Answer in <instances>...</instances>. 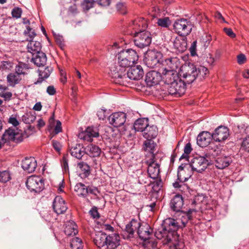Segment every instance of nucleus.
Returning a JSON list of instances; mask_svg holds the SVG:
<instances>
[{"instance_id":"nucleus-34","label":"nucleus","mask_w":249,"mask_h":249,"mask_svg":"<svg viewBox=\"0 0 249 249\" xmlns=\"http://www.w3.org/2000/svg\"><path fill=\"white\" fill-rule=\"evenodd\" d=\"M53 71V69L50 67H47L43 70L39 69V78L38 80L35 82V84H37L41 83L45 79L47 78Z\"/></svg>"},{"instance_id":"nucleus-62","label":"nucleus","mask_w":249,"mask_h":249,"mask_svg":"<svg viewBox=\"0 0 249 249\" xmlns=\"http://www.w3.org/2000/svg\"><path fill=\"white\" fill-rule=\"evenodd\" d=\"M204 199V197L202 196H198L195 197L194 200V203L197 205L198 208H200L201 207L199 205L200 202H202Z\"/></svg>"},{"instance_id":"nucleus-11","label":"nucleus","mask_w":249,"mask_h":249,"mask_svg":"<svg viewBox=\"0 0 249 249\" xmlns=\"http://www.w3.org/2000/svg\"><path fill=\"white\" fill-rule=\"evenodd\" d=\"M161 53L155 50H149L144 55V61L150 68H154L159 62Z\"/></svg>"},{"instance_id":"nucleus-38","label":"nucleus","mask_w":249,"mask_h":249,"mask_svg":"<svg viewBox=\"0 0 249 249\" xmlns=\"http://www.w3.org/2000/svg\"><path fill=\"white\" fill-rule=\"evenodd\" d=\"M74 191L79 196L86 197L88 194L87 187L82 183L76 184L74 187Z\"/></svg>"},{"instance_id":"nucleus-56","label":"nucleus","mask_w":249,"mask_h":249,"mask_svg":"<svg viewBox=\"0 0 249 249\" xmlns=\"http://www.w3.org/2000/svg\"><path fill=\"white\" fill-rule=\"evenodd\" d=\"M93 0H84L83 2L84 8L87 10L92 7Z\"/></svg>"},{"instance_id":"nucleus-29","label":"nucleus","mask_w":249,"mask_h":249,"mask_svg":"<svg viewBox=\"0 0 249 249\" xmlns=\"http://www.w3.org/2000/svg\"><path fill=\"white\" fill-rule=\"evenodd\" d=\"M189 171V169L186 166H179L178 173V179L180 182H184L187 181L192 176L190 173L186 174Z\"/></svg>"},{"instance_id":"nucleus-47","label":"nucleus","mask_w":249,"mask_h":249,"mask_svg":"<svg viewBox=\"0 0 249 249\" xmlns=\"http://www.w3.org/2000/svg\"><path fill=\"white\" fill-rule=\"evenodd\" d=\"M11 179V175L8 170L0 171V182H6Z\"/></svg>"},{"instance_id":"nucleus-51","label":"nucleus","mask_w":249,"mask_h":249,"mask_svg":"<svg viewBox=\"0 0 249 249\" xmlns=\"http://www.w3.org/2000/svg\"><path fill=\"white\" fill-rule=\"evenodd\" d=\"M143 244L147 248L154 249L157 247V242L155 239L149 237V239L143 242Z\"/></svg>"},{"instance_id":"nucleus-57","label":"nucleus","mask_w":249,"mask_h":249,"mask_svg":"<svg viewBox=\"0 0 249 249\" xmlns=\"http://www.w3.org/2000/svg\"><path fill=\"white\" fill-rule=\"evenodd\" d=\"M106 110L104 108H100L97 112V116L100 120H104L106 117Z\"/></svg>"},{"instance_id":"nucleus-18","label":"nucleus","mask_w":249,"mask_h":249,"mask_svg":"<svg viewBox=\"0 0 249 249\" xmlns=\"http://www.w3.org/2000/svg\"><path fill=\"white\" fill-rule=\"evenodd\" d=\"M20 136V134L18 132L17 129L10 127L2 135V139L6 142L10 141L18 142L22 140V138L19 139Z\"/></svg>"},{"instance_id":"nucleus-63","label":"nucleus","mask_w":249,"mask_h":249,"mask_svg":"<svg viewBox=\"0 0 249 249\" xmlns=\"http://www.w3.org/2000/svg\"><path fill=\"white\" fill-rule=\"evenodd\" d=\"M111 0H97L98 4L103 7L109 6L111 3Z\"/></svg>"},{"instance_id":"nucleus-45","label":"nucleus","mask_w":249,"mask_h":249,"mask_svg":"<svg viewBox=\"0 0 249 249\" xmlns=\"http://www.w3.org/2000/svg\"><path fill=\"white\" fill-rule=\"evenodd\" d=\"M77 167L83 173L85 177L89 174L90 167L86 163L84 162H79L77 164Z\"/></svg>"},{"instance_id":"nucleus-43","label":"nucleus","mask_w":249,"mask_h":249,"mask_svg":"<svg viewBox=\"0 0 249 249\" xmlns=\"http://www.w3.org/2000/svg\"><path fill=\"white\" fill-rule=\"evenodd\" d=\"M8 89V87L6 86H0V90H1L0 92V97L4 99L5 100H9L11 99L12 93L8 91L7 90Z\"/></svg>"},{"instance_id":"nucleus-44","label":"nucleus","mask_w":249,"mask_h":249,"mask_svg":"<svg viewBox=\"0 0 249 249\" xmlns=\"http://www.w3.org/2000/svg\"><path fill=\"white\" fill-rule=\"evenodd\" d=\"M15 71L19 75H24L27 73L28 67L27 65L24 63H19L18 66L16 67Z\"/></svg>"},{"instance_id":"nucleus-32","label":"nucleus","mask_w":249,"mask_h":249,"mask_svg":"<svg viewBox=\"0 0 249 249\" xmlns=\"http://www.w3.org/2000/svg\"><path fill=\"white\" fill-rule=\"evenodd\" d=\"M101 149L95 145L90 144L85 148V154L91 157H96L100 156Z\"/></svg>"},{"instance_id":"nucleus-4","label":"nucleus","mask_w":249,"mask_h":249,"mask_svg":"<svg viewBox=\"0 0 249 249\" xmlns=\"http://www.w3.org/2000/svg\"><path fill=\"white\" fill-rule=\"evenodd\" d=\"M169 94L181 96L185 91V84L177 75V77L168 76L163 77Z\"/></svg>"},{"instance_id":"nucleus-59","label":"nucleus","mask_w":249,"mask_h":249,"mask_svg":"<svg viewBox=\"0 0 249 249\" xmlns=\"http://www.w3.org/2000/svg\"><path fill=\"white\" fill-rule=\"evenodd\" d=\"M89 213L91 217L93 218H98L99 217V214L97 211V209L95 207L92 208L89 211Z\"/></svg>"},{"instance_id":"nucleus-55","label":"nucleus","mask_w":249,"mask_h":249,"mask_svg":"<svg viewBox=\"0 0 249 249\" xmlns=\"http://www.w3.org/2000/svg\"><path fill=\"white\" fill-rule=\"evenodd\" d=\"M242 147L245 150L249 152V136L244 139L242 142Z\"/></svg>"},{"instance_id":"nucleus-49","label":"nucleus","mask_w":249,"mask_h":249,"mask_svg":"<svg viewBox=\"0 0 249 249\" xmlns=\"http://www.w3.org/2000/svg\"><path fill=\"white\" fill-rule=\"evenodd\" d=\"M157 23L159 26L164 28L168 27L170 24V20L168 18H159Z\"/></svg>"},{"instance_id":"nucleus-41","label":"nucleus","mask_w":249,"mask_h":249,"mask_svg":"<svg viewBox=\"0 0 249 249\" xmlns=\"http://www.w3.org/2000/svg\"><path fill=\"white\" fill-rule=\"evenodd\" d=\"M155 147V143L152 140H147L143 143L144 150L149 152L152 154L151 158H152L153 155L155 157V155L153 154Z\"/></svg>"},{"instance_id":"nucleus-6","label":"nucleus","mask_w":249,"mask_h":249,"mask_svg":"<svg viewBox=\"0 0 249 249\" xmlns=\"http://www.w3.org/2000/svg\"><path fill=\"white\" fill-rule=\"evenodd\" d=\"M165 67L163 69L162 74L163 77L174 76L177 77L178 72L176 70L180 66V61L177 57L167 58L165 61Z\"/></svg>"},{"instance_id":"nucleus-53","label":"nucleus","mask_w":249,"mask_h":249,"mask_svg":"<svg viewBox=\"0 0 249 249\" xmlns=\"http://www.w3.org/2000/svg\"><path fill=\"white\" fill-rule=\"evenodd\" d=\"M22 10L18 7H15L12 11V16L16 18H20Z\"/></svg>"},{"instance_id":"nucleus-8","label":"nucleus","mask_w":249,"mask_h":249,"mask_svg":"<svg viewBox=\"0 0 249 249\" xmlns=\"http://www.w3.org/2000/svg\"><path fill=\"white\" fill-rule=\"evenodd\" d=\"M173 27L176 33L180 36H187L192 30L190 22L184 18L177 20L174 22Z\"/></svg>"},{"instance_id":"nucleus-14","label":"nucleus","mask_w":249,"mask_h":249,"mask_svg":"<svg viewBox=\"0 0 249 249\" xmlns=\"http://www.w3.org/2000/svg\"><path fill=\"white\" fill-rule=\"evenodd\" d=\"M126 118V114L123 112H117L110 115L108 117V121L110 124L117 127L124 124Z\"/></svg>"},{"instance_id":"nucleus-16","label":"nucleus","mask_w":249,"mask_h":249,"mask_svg":"<svg viewBox=\"0 0 249 249\" xmlns=\"http://www.w3.org/2000/svg\"><path fill=\"white\" fill-rule=\"evenodd\" d=\"M147 26V21L144 18H140L135 19L129 26L130 30H132L131 34L135 36L138 33L144 31Z\"/></svg>"},{"instance_id":"nucleus-9","label":"nucleus","mask_w":249,"mask_h":249,"mask_svg":"<svg viewBox=\"0 0 249 249\" xmlns=\"http://www.w3.org/2000/svg\"><path fill=\"white\" fill-rule=\"evenodd\" d=\"M134 42L138 48L142 49L148 47L151 42V34L147 31L140 32L135 36Z\"/></svg>"},{"instance_id":"nucleus-42","label":"nucleus","mask_w":249,"mask_h":249,"mask_svg":"<svg viewBox=\"0 0 249 249\" xmlns=\"http://www.w3.org/2000/svg\"><path fill=\"white\" fill-rule=\"evenodd\" d=\"M71 247L72 249H82L83 244L82 240L77 237L73 238L71 242Z\"/></svg>"},{"instance_id":"nucleus-39","label":"nucleus","mask_w":249,"mask_h":249,"mask_svg":"<svg viewBox=\"0 0 249 249\" xmlns=\"http://www.w3.org/2000/svg\"><path fill=\"white\" fill-rule=\"evenodd\" d=\"M7 79L10 86H14L18 83L21 80L19 75L16 73H11L7 75Z\"/></svg>"},{"instance_id":"nucleus-40","label":"nucleus","mask_w":249,"mask_h":249,"mask_svg":"<svg viewBox=\"0 0 249 249\" xmlns=\"http://www.w3.org/2000/svg\"><path fill=\"white\" fill-rule=\"evenodd\" d=\"M196 71L197 72V77L200 80L204 79L209 74L208 69L203 66H199L196 67Z\"/></svg>"},{"instance_id":"nucleus-24","label":"nucleus","mask_w":249,"mask_h":249,"mask_svg":"<svg viewBox=\"0 0 249 249\" xmlns=\"http://www.w3.org/2000/svg\"><path fill=\"white\" fill-rule=\"evenodd\" d=\"M170 207L174 211L180 212L183 206V200L181 195H176L170 202Z\"/></svg>"},{"instance_id":"nucleus-19","label":"nucleus","mask_w":249,"mask_h":249,"mask_svg":"<svg viewBox=\"0 0 249 249\" xmlns=\"http://www.w3.org/2000/svg\"><path fill=\"white\" fill-rule=\"evenodd\" d=\"M213 134V139L218 142L224 141L229 136V130L227 127L219 126L217 128Z\"/></svg>"},{"instance_id":"nucleus-3","label":"nucleus","mask_w":249,"mask_h":249,"mask_svg":"<svg viewBox=\"0 0 249 249\" xmlns=\"http://www.w3.org/2000/svg\"><path fill=\"white\" fill-rule=\"evenodd\" d=\"M119 236L117 234H112L107 236L102 232H98L94 238L95 244L98 248L106 247L107 249H114L119 245Z\"/></svg>"},{"instance_id":"nucleus-20","label":"nucleus","mask_w":249,"mask_h":249,"mask_svg":"<svg viewBox=\"0 0 249 249\" xmlns=\"http://www.w3.org/2000/svg\"><path fill=\"white\" fill-rule=\"evenodd\" d=\"M53 207L54 211L58 214L64 213L68 209L65 201L60 196L55 197Z\"/></svg>"},{"instance_id":"nucleus-28","label":"nucleus","mask_w":249,"mask_h":249,"mask_svg":"<svg viewBox=\"0 0 249 249\" xmlns=\"http://www.w3.org/2000/svg\"><path fill=\"white\" fill-rule=\"evenodd\" d=\"M231 160L230 157L221 156L216 158L215 165L217 168L223 169L228 167L231 163Z\"/></svg>"},{"instance_id":"nucleus-30","label":"nucleus","mask_w":249,"mask_h":249,"mask_svg":"<svg viewBox=\"0 0 249 249\" xmlns=\"http://www.w3.org/2000/svg\"><path fill=\"white\" fill-rule=\"evenodd\" d=\"M142 132L143 136L145 139L147 140H152L157 136L158 130L156 126H149L148 124L147 126H146Z\"/></svg>"},{"instance_id":"nucleus-7","label":"nucleus","mask_w":249,"mask_h":249,"mask_svg":"<svg viewBox=\"0 0 249 249\" xmlns=\"http://www.w3.org/2000/svg\"><path fill=\"white\" fill-rule=\"evenodd\" d=\"M208 156L205 157L196 156L193 158L190 163V166L192 170L198 173L204 171L209 165V160L207 159Z\"/></svg>"},{"instance_id":"nucleus-12","label":"nucleus","mask_w":249,"mask_h":249,"mask_svg":"<svg viewBox=\"0 0 249 249\" xmlns=\"http://www.w3.org/2000/svg\"><path fill=\"white\" fill-rule=\"evenodd\" d=\"M148 165L147 173L149 177L153 179L157 178L160 175V164L155 160V157L153 155L152 158H150L147 161Z\"/></svg>"},{"instance_id":"nucleus-50","label":"nucleus","mask_w":249,"mask_h":249,"mask_svg":"<svg viewBox=\"0 0 249 249\" xmlns=\"http://www.w3.org/2000/svg\"><path fill=\"white\" fill-rule=\"evenodd\" d=\"M24 34L29 36L28 39L32 40L33 38L36 36V34L34 30L29 26L26 27V29L24 31Z\"/></svg>"},{"instance_id":"nucleus-10","label":"nucleus","mask_w":249,"mask_h":249,"mask_svg":"<svg viewBox=\"0 0 249 249\" xmlns=\"http://www.w3.org/2000/svg\"><path fill=\"white\" fill-rule=\"evenodd\" d=\"M26 186L31 192L39 193L44 187L42 179L38 176H32L29 177L26 182Z\"/></svg>"},{"instance_id":"nucleus-54","label":"nucleus","mask_w":249,"mask_h":249,"mask_svg":"<svg viewBox=\"0 0 249 249\" xmlns=\"http://www.w3.org/2000/svg\"><path fill=\"white\" fill-rule=\"evenodd\" d=\"M87 192L88 194H92L95 196H97L98 194L99 193V192L97 189V188L95 187L90 186L87 188Z\"/></svg>"},{"instance_id":"nucleus-52","label":"nucleus","mask_w":249,"mask_h":249,"mask_svg":"<svg viewBox=\"0 0 249 249\" xmlns=\"http://www.w3.org/2000/svg\"><path fill=\"white\" fill-rule=\"evenodd\" d=\"M192 150L191 147V144L190 143H187L184 148V153L181 156L180 160L181 159L185 158L187 157L188 155L189 154Z\"/></svg>"},{"instance_id":"nucleus-22","label":"nucleus","mask_w":249,"mask_h":249,"mask_svg":"<svg viewBox=\"0 0 249 249\" xmlns=\"http://www.w3.org/2000/svg\"><path fill=\"white\" fill-rule=\"evenodd\" d=\"M36 165V160L32 157L26 158L22 161V168L24 171L29 173H32L35 171Z\"/></svg>"},{"instance_id":"nucleus-36","label":"nucleus","mask_w":249,"mask_h":249,"mask_svg":"<svg viewBox=\"0 0 249 249\" xmlns=\"http://www.w3.org/2000/svg\"><path fill=\"white\" fill-rule=\"evenodd\" d=\"M148 124L147 119H139L134 123L133 127L135 131L142 132L146 126H147Z\"/></svg>"},{"instance_id":"nucleus-27","label":"nucleus","mask_w":249,"mask_h":249,"mask_svg":"<svg viewBox=\"0 0 249 249\" xmlns=\"http://www.w3.org/2000/svg\"><path fill=\"white\" fill-rule=\"evenodd\" d=\"M141 226L140 223L135 220L132 219L131 221L128 223L125 227V231L128 233V237H132L135 231L139 229Z\"/></svg>"},{"instance_id":"nucleus-26","label":"nucleus","mask_w":249,"mask_h":249,"mask_svg":"<svg viewBox=\"0 0 249 249\" xmlns=\"http://www.w3.org/2000/svg\"><path fill=\"white\" fill-rule=\"evenodd\" d=\"M54 127V134H57L61 132L62 130L61 126V123L59 120L55 121L54 119V114L53 113L52 116L49 120V130H50Z\"/></svg>"},{"instance_id":"nucleus-13","label":"nucleus","mask_w":249,"mask_h":249,"mask_svg":"<svg viewBox=\"0 0 249 249\" xmlns=\"http://www.w3.org/2000/svg\"><path fill=\"white\" fill-rule=\"evenodd\" d=\"M143 74V71L141 66L131 67L128 71L127 75H125L126 78L123 79L124 82V85L126 84L127 78L133 80H138L142 77Z\"/></svg>"},{"instance_id":"nucleus-64","label":"nucleus","mask_w":249,"mask_h":249,"mask_svg":"<svg viewBox=\"0 0 249 249\" xmlns=\"http://www.w3.org/2000/svg\"><path fill=\"white\" fill-rule=\"evenodd\" d=\"M1 67L3 69H10L12 67V63L8 61H3L2 62Z\"/></svg>"},{"instance_id":"nucleus-5","label":"nucleus","mask_w":249,"mask_h":249,"mask_svg":"<svg viewBox=\"0 0 249 249\" xmlns=\"http://www.w3.org/2000/svg\"><path fill=\"white\" fill-rule=\"evenodd\" d=\"M178 74L185 84H191L197 78L196 66L192 63L185 64L181 66Z\"/></svg>"},{"instance_id":"nucleus-21","label":"nucleus","mask_w":249,"mask_h":249,"mask_svg":"<svg viewBox=\"0 0 249 249\" xmlns=\"http://www.w3.org/2000/svg\"><path fill=\"white\" fill-rule=\"evenodd\" d=\"M212 139V134L208 131H203L197 137V144L200 147H206L209 145Z\"/></svg>"},{"instance_id":"nucleus-17","label":"nucleus","mask_w":249,"mask_h":249,"mask_svg":"<svg viewBox=\"0 0 249 249\" xmlns=\"http://www.w3.org/2000/svg\"><path fill=\"white\" fill-rule=\"evenodd\" d=\"M99 133L97 128L88 127L86 129L79 134V138L84 141L91 142L93 138L98 137Z\"/></svg>"},{"instance_id":"nucleus-58","label":"nucleus","mask_w":249,"mask_h":249,"mask_svg":"<svg viewBox=\"0 0 249 249\" xmlns=\"http://www.w3.org/2000/svg\"><path fill=\"white\" fill-rule=\"evenodd\" d=\"M237 59L238 63L240 65L244 64L247 60L245 55L243 53H241L237 55Z\"/></svg>"},{"instance_id":"nucleus-15","label":"nucleus","mask_w":249,"mask_h":249,"mask_svg":"<svg viewBox=\"0 0 249 249\" xmlns=\"http://www.w3.org/2000/svg\"><path fill=\"white\" fill-rule=\"evenodd\" d=\"M172 49L176 53L185 52L187 47V40L185 37L179 36L171 42Z\"/></svg>"},{"instance_id":"nucleus-25","label":"nucleus","mask_w":249,"mask_h":249,"mask_svg":"<svg viewBox=\"0 0 249 249\" xmlns=\"http://www.w3.org/2000/svg\"><path fill=\"white\" fill-rule=\"evenodd\" d=\"M150 227L148 224L141 225L139 229H138L137 233L139 237L143 241L149 239L150 235L151 234Z\"/></svg>"},{"instance_id":"nucleus-33","label":"nucleus","mask_w":249,"mask_h":249,"mask_svg":"<svg viewBox=\"0 0 249 249\" xmlns=\"http://www.w3.org/2000/svg\"><path fill=\"white\" fill-rule=\"evenodd\" d=\"M65 234L68 236L75 235L78 233L77 226L73 221L67 222L64 230Z\"/></svg>"},{"instance_id":"nucleus-2","label":"nucleus","mask_w":249,"mask_h":249,"mask_svg":"<svg viewBox=\"0 0 249 249\" xmlns=\"http://www.w3.org/2000/svg\"><path fill=\"white\" fill-rule=\"evenodd\" d=\"M118 65L110 68L109 74L114 79V82L124 85L123 79L125 78V68L132 66L138 60L136 52L132 49L123 50L118 53Z\"/></svg>"},{"instance_id":"nucleus-23","label":"nucleus","mask_w":249,"mask_h":249,"mask_svg":"<svg viewBox=\"0 0 249 249\" xmlns=\"http://www.w3.org/2000/svg\"><path fill=\"white\" fill-rule=\"evenodd\" d=\"M160 79V74L156 71H152L146 73L145 81L147 85L152 86L158 84Z\"/></svg>"},{"instance_id":"nucleus-61","label":"nucleus","mask_w":249,"mask_h":249,"mask_svg":"<svg viewBox=\"0 0 249 249\" xmlns=\"http://www.w3.org/2000/svg\"><path fill=\"white\" fill-rule=\"evenodd\" d=\"M196 41H195L193 42L189 49L190 53L192 56H195L196 54Z\"/></svg>"},{"instance_id":"nucleus-46","label":"nucleus","mask_w":249,"mask_h":249,"mask_svg":"<svg viewBox=\"0 0 249 249\" xmlns=\"http://www.w3.org/2000/svg\"><path fill=\"white\" fill-rule=\"evenodd\" d=\"M36 119V116L31 112H28L23 115L22 117V121L26 124L33 123Z\"/></svg>"},{"instance_id":"nucleus-1","label":"nucleus","mask_w":249,"mask_h":249,"mask_svg":"<svg viewBox=\"0 0 249 249\" xmlns=\"http://www.w3.org/2000/svg\"><path fill=\"white\" fill-rule=\"evenodd\" d=\"M190 219V216L186 214L179 219L167 218L164 221V227L161 230H158L155 232V236L162 240L163 244L167 245L170 249H181L182 246L176 231L178 228L185 227Z\"/></svg>"},{"instance_id":"nucleus-60","label":"nucleus","mask_w":249,"mask_h":249,"mask_svg":"<svg viewBox=\"0 0 249 249\" xmlns=\"http://www.w3.org/2000/svg\"><path fill=\"white\" fill-rule=\"evenodd\" d=\"M224 31L227 36L231 38H234L236 36V35L233 33L231 29L228 28H224Z\"/></svg>"},{"instance_id":"nucleus-37","label":"nucleus","mask_w":249,"mask_h":249,"mask_svg":"<svg viewBox=\"0 0 249 249\" xmlns=\"http://www.w3.org/2000/svg\"><path fill=\"white\" fill-rule=\"evenodd\" d=\"M71 155L78 159H80L85 153V150H82V147L79 144H76L72 146L70 150Z\"/></svg>"},{"instance_id":"nucleus-35","label":"nucleus","mask_w":249,"mask_h":249,"mask_svg":"<svg viewBox=\"0 0 249 249\" xmlns=\"http://www.w3.org/2000/svg\"><path fill=\"white\" fill-rule=\"evenodd\" d=\"M41 45L39 41L30 40L29 43L27 45V49L29 52L33 54L38 53L40 52Z\"/></svg>"},{"instance_id":"nucleus-48","label":"nucleus","mask_w":249,"mask_h":249,"mask_svg":"<svg viewBox=\"0 0 249 249\" xmlns=\"http://www.w3.org/2000/svg\"><path fill=\"white\" fill-rule=\"evenodd\" d=\"M139 183L143 185H149L150 181L149 177L145 174H142L138 178Z\"/></svg>"},{"instance_id":"nucleus-31","label":"nucleus","mask_w":249,"mask_h":249,"mask_svg":"<svg viewBox=\"0 0 249 249\" xmlns=\"http://www.w3.org/2000/svg\"><path fill=\"white\" fill-rule=\"evenodd\" d=\"M32 60L33 62L37 67L44 66L47 61V57L46 54L43 52H39L36 53L32 57Z\"/></svg>"}]
</instances>
